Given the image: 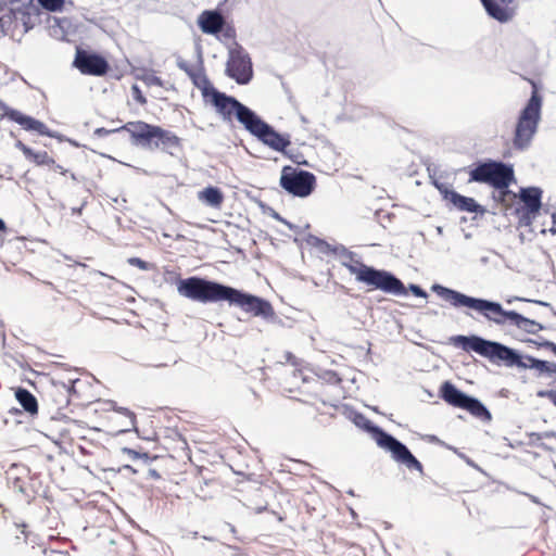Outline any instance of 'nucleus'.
I'll use <instances>...</instances> for the list:
<instances>
[{
	"instance_id": "3c124183",
	"label": "nucleus",
	"mask_w": 556,
	"mask_h": 556,
	"mask_svg": "<svg viewBox=\"0 0 556 556\" xmlns=\"http://www.w3.org/2000/svg\"><path fill=\"white\" fill-rule=\"evenodd\" d=\"M493 4L495 5V8H503L502 7V1L501 0H492Z\"/></svg>"
},
{
	"instance_id": "aec40b11",
	"label": "nucleus",
	"mask_w": 556,
	"mask_h": 556,
	"mask_svg": "<svg viewBox=\"0 0 556 556\" xmlns=\"http://www.w3.org/2000/svg\"><path fill=\"white\" fill-rule=\"evenodd\" d=\"M519 199L523 203L522 210L529 213H539L542 206V190L538 187L521 188Z\"/></svg>"
},
{
	"instance_id": "5fc2aeb1",
	"label": "nucleus",
	"mask_w": 556,
	"mask_h": 556,
	"mask_svg": "<svg viewBox=\"0 0 556 556\" xmlns=\"http://www.w3.org/2000/svg\"><path fill=\"white\" fill-rule=\"evenodd\" d=\"M437 232H438L439 235H442V233H443V228H442V227H440V226H439V227H437Z\"/></svg>"
},
{
	"instance_id": "4d7b16f0",
	"label": "nucleus",
	"mask_w": 556,
	"mask_h": 556,
	"mask_svg": "<svg viewBox=\"0 0 556 556\" xmlns=\"http://www.w3.org/2000/svg\"><path fill=\"white\" fill-rule=\"evenodd\" d=\"M552 218H553V224L556 225V214H553Z\"/></svg>"
},
{
	"instance_id": "f8f14e48",
	"label": "nucleus",
	"mask_w": 556,
	"mask_h": 556,
	"mask_svg": "<svg viewBox=\"0 0 556 556\" xmlns=\"http://www.w3.org/2000/svg\"><path fill=\"white\" fill-rule=\"evenodd\" d=\"M225 73L239 85H247L253 77L252 61L245 49L233 42L228 49Z\"/></svg>"
},
{
	"instance_id": "bf43d9fd",
	"label": "nucleus",
	"mask_w": 556,
	"mask_h": 556,
	"mask_svg": "<svg viewBox=\"0 0 556 556\" xmlns=\"http://www.w3.org/2000/svg\"><path fill=\"white\" fill-rule=\"evenodd\" d=\"M301 121H302L303 123H306V118H305L304 116H301Z\"/></svg>"
},
{
	"instance_id": "37998d69",
	"label": "nucleus",
	"mask_w": 556,
	"mask_h": 556,
	"mask_svg": "<svg viewBox=\"0 0 556 556\" xmlns=\"http://www.w3.org/2000/svg\"><path fill=\"white\" fill-rule=\"evenodd\" d=\"M271 216H273L275 219H277V220H279V222H281V223H283V224L288 225V226L291 228V225H290L286 219H283V218H282V217L277 213V212L273 211Z\"/></svg>"
},
{
	"instance_id": "603ef678",
	"label": "nucleus",
	"mask_w": 556,
	"mask_h": 556,
	"mask_svg": "<svg viewBox=\"0 0 556 556\" xmlns=\"http://www.w3.org/2000/svg\"><path fill=\"white\" fill-rule=\"evenodd\" d=\"M124 469L129 470L131 472H136V469H134L130 465L124 466Z\"/></svg>"
},
{
	"instance_id": "2eb2a0df",
	"label": "nucleus",
	"mask_w": 556,
	"mask_h": 556,
	"mask_svg": "<svg viewBox=\"0 0 556 556\" xmlns=\"http://www.w3.org/2000/svg\"><path fill=\"white\" fill-rule=\"evenodd\" d=\"M73 66L76 67L81 74L92 76H103L110 68L105 58L98 53L89 52L83 49L76 50Z\"/></svg>"
},
{
	"instance_id": "680f3d73",
	"label": "nucleus",
	"mask_w": 556,
	"mask_h": 556,
	"mask_svg": "<svg viewBox=\"0 0 556 556\" xmlns=\"http://www.w3.org/2000/svg\"><path fill=\"white\" fill-rule=\"evenodd\" d=\"M163 366H165V364H159L155 367H163Z\"/></svg>"
},
{
	"instance_id": "5701e85b",
	"label": "nucleus",
	"mask_w": 556,
	"mask_h": 556,
	"mask_svg": "<svg viewBox=\"0 0 556 556\" xmlns=\"http://www.w3.org/2000/svg\"><path fill=\"white\" fill-rule=\"evenodd\" d=\"M17 8H10L8 5H0V28L3 33L17 29Z\"/></svg>"
},
{
	"instance_id": "9d476101",
	"label": "nucleus",
	"mask_w": 556,
	"mask_h": 556,
	"mask_svg": "<svg viewBox=\"0 0 556 556\" xmlns=\"http://www.w3.org/2000/svg\"><path fill=\"white\" fill-rule=\"evenodd\" d=\"M440 396L447 404L466 409L482 421H490L492 418L490 410L480 400L460 391L450 381H444L441 384Z\"/></svg>"
},
{
	"instance_id": "a19ab883",
	"label": "nucleus",
	"mask_w": 556,
	"mask_h": 556,
	"mask_svg": "<svg viewBox=\"0 0 556 556\" xmlns=\"http://www.w3.org/2000/svg\"><path fill=\"white\" fill-rule=\"evenodd\" d=\"M542 346L549 349L556 355V343L552 341H545L542 343Z\"/></svg>"
},
{
	"instance_id": "c9c22d12",
	"label": "nucleus",
	"mask_w": 556,
	"mask_h": 556,
	"mask_svg": "<svg viewBox=\"0 0 556 556\" xmlns=\"http://www.w3.org/2000/svg\"><path fill=\"white\" fill-rule=\"evenodd\" d=\"M176 64L180 70L185 71L188 75H192L190 66L186 60L179 56L177 58Z\"/></svg>"
},
{
	"instance_id": "de8ad7c7",
	"label": "nucleus",
	"mask_w": 556,
	"mask_h": 556,
	"mask_svg": "<svg viewBox=\"0 0 556 556\" xmlns=\"http://www.w3.org/2000/svg\"><path fill=\"white\" fill-rule=\"evenodd\" d=\"M0 339H1V341H2V344H4L5 334H4V330H3V324H2V321H0Z\"/></svg>"
},
{
	"instance_id": "c85d7f7f",
	"label": "nucleus",
	"mask_w": 556,
	"mask_h": 556,
	"mask_svg": "<svg viewBox=\"0 0 556 556\" xmlns=\"http://www.w3.org/2000/svg\"><path fill=\"white\" fill-rule=\"evenodd\" d=\"M122 452L128 455L134 460L143 459L144 462H148L150 459L148 453H140L129 447L122 448Z\"/></svg>"
},
{
	"instance_id": "473e14b6",
	"label": "nucleus",
	"mask_w": 556,
	"mask_h": 556,
	"mask_svg": "<svg viewBox=\"0 0 556 556\" xmlns=\"http://www.w3.org/2000/svg\"><path fill=\"white\" fill-rule=\"evenodd\" d=\"M113 410L117 412V413H121V414H124L126 415L127 417H129V421H130V425L135 428L136 427V416L132 412H130L128 408L126 407H118L116 405L113 406Z\"/></svg>"
},
{
	"instance_id": "72a5a7b5",
	"label": "nucleus",
	"mask_w": 556,
	"mask_h": 556,
	"mask_svg": "<svg viewBox=\"0 0 556 556\" xmlns=\"http://www.w3.org/2000/svg\"><path fill=\"white\" fill-rule=\"evenodd\" d=\"M539 397H547L556 406V390H540L536 392Z\"/></svg>"
},
{
	"instance_id": "ea45409f",
	"label": "nucleus",
	"mask_w": 556,
	"mask_h": 556,
	"mask_svg": "<svg viewBox=\"0 0 556 556\" xmlns=\"http://www.w3.org/2000/svg\"><path fill=\"white\" fill-rule=\"evenodd\" d=\"M147 83L150 86H159L162 87L163 83L162 79L155 75H151L147 78Z\"/></svg>"
},
{
	"instance_id": "2f4dec72",
	"label": "nucleus",
	"mask_w": 556,
	"mask_h": 556,
	"mask_svg": "<svg viewBox=\"0 0 556 556\" xmlns=\"http://www.w3.org/2000/svg\"><path fill=\"white\" fill-rule=\"evenodd\" d=\"M13 112H18V111L15 109H11L2 100H0V117L1 118L8 117L9 119L14 122L15 116L12 115Z\"/></svg>"
},
{
	"instance_id": "7ed1b4c3",
	"label": "nucleus",
	"mask_w": 556,
	"mask_h": 556,
	"mask_svg": "<svg viewBox=\"0 0 556 556\" xmlns=\"http://www.w3.org/2000/svg\"><path fill=\"white\" fill-rule=\"evenodd\" d=\"M431 290L452 306L456 308L467 307L473 309L480 313L488 321L497 326H504L507 323L510 325L511 323L515 311L504 309L498 302L469 296L439 283L432 285Z\"/></svg>"
},
{
	"instance_id": "58836bf2",
	"label": "nucleus",
	"mask_w": 556,
	"mask_h": 556,
	"mask_svg": "<svg viewBox=\"0 0 556 556\" xmlns=\"http://www.w3.org/2000/svg\"><path fill=\"white\" fill-rule=\"evenodd\" d=\"M121 130H122L121 127L117 128V129H112V130L101 127V128H97L94 130V135L98 136V137H106V136H109L112 132L121 131Z\"/></svg>"
},
{
	"instance_id": "20e7f679",
	"label": "nucleus",
	"mask_w": 556,
	"mask_h": 556,
	"mask_svg": "<svg viewBox=\"0 0 556 556\" xmlns=\"http://www.w3.org/2000/svg\"><path fill=\"white\" fill-rule=\"evenodd\" d=\"M351 419L356 427L368 432L380 448L390 452L396 463L405 465L410 470L414 469L424 473L421 463L412 454L409 448L395 437L372 424L362 413L353 412Z\"/></svg>"
},
{
	"instance_id": "6e6552de",
	"label": "nucleus",
	"mask_w": 556,
	"mask_h": 556,
	"mask_svg": "<svg viewBox=\"0 0 556 556\" xmlns=\"http://www.w3.org/2000/svg\"><path fill=\"white\" fill-rule=\"evenodd\" d=\"M244 129L271 150L282 153L298 164L302 163L295 160L293 155L287 151V148L291 144L290 135L278 132L271 125L263 121L255 112L244 125Z\"/></svg>"
},
{
	"instance_id": "79ce46f5",
	"label": "nucleus",
	"mask_w": 556,
	"mask_h": 556,
	"mask_svg": "<svg viewBox=\"0 0 556 556\" xmlns=\"http://www.w3.org/2000/svg\"><path fill=\"white\" fill-rule=\"evenodd\" d=\"M545 372H547V374H556V364L552 363V362H547V368H546Z\"/></svg>"
},
{
	"instance_id": "423d86ee",
	"label": "nucleus",
	"mask_w": 556,
	"mask_h": 556,
	"mask_svg": "<svg viewBox=\"0 0 556 556\" xmlns=\"http://www.w3.org/2000/svg\"><path fill=\"white\" fill-rule=\"evenodd\" d=\"M541 109L542 97L536 90H533L517 121L513 138L516 150L525 151L530 147L541 121Z\"/></svg>"
},
{
	"instance_id": "f257e3e1",
	"label": "nucleus",
	"mask_w": 556,
	"mask_h": 556,
	"mask_svg": "<svg viewBox=\"0 0 556 556\" xmlns=\"http://www.w3.org/2000/svg\"><path fill=\"white\" fill-rule=\"evenodd\" d=\"M312 240H314L316 245L320 247L321 250L326 248L333 255L338 256L341 261V265L344 266L349 273L355 277L357 282L364 283L371 289L380 290L388 294H407V290L402 280L391 271L364 264L355 253L349 251L342 244L331 247L324 240H320L316 237H312Z\"/></svg>"
},
{
	"instance_id": "39448f33",
	"label": "nucleus",
	"mask_w": 556,
	"mask_h": 556,
	"mask_svg": "<svg viewBox=\"0 0 556 556\" xmlns=\"http://www.w3.org/2000/svg\"><path fill=\"white\" fill-rule=\"evenodd\" d=\"M230 286L192 276L180 279L177 291L180 295L201 303H214L228 299Z\"/></svg>"
},
{
	"instance_id": "f704fd0d",
	"label": "nucleus",
	"mask_w": 556,
	"mask_h": 556,
	"mask_svg": "<svg viewBox=\"0 0 556 556\" xmlns=\"http://www.w3.org/2000/svg\"><path fill=\"white\" fill-rule=\"evenodd\" d=\"M409 291L418 298H427V292L418 285L410 283L408 287Z\"/></svg>"
},
{
	"instance_id": "a211bd4d",
	"label": "nucleus",
	"mask_w": 556,
	"mask_h": 556,
	"mask_svg": "<svg viewBox=\"0 0 556 556\" xmlns=\"http://www.w3.org/2000/svg\"><path fill=\"white\" fill-rule=\"evenodd\" d=\"M226 24L224 15L217 10L203 11L198 17L200 29L207 35H217Z\"/></svg>"
},
{
	"instance_id": "8fccbe9b",
	"label": "nucleus",
	"mask_w": 556,
	"mask_h": 556,
	"mask_svg": "<svg viewBox=\"0 0 556 556\" xmlns=\"http://www.w3.org/2000/svg\"><path fill=\"white\" fill-rule=\"evenodd\" d=\"M7 229V225L2 218H0V231H4Z\"/></svg>"
},
{
	"instance_id": "4be33fe9",
	"label": "nucleus",
	"mask_w": 556,
	"mask_h": 556,
	"mask_svg": "<svg viewBox=\"0 0 556 556\" xmlns=\"http://www.w3.org/2000/svg\"><path fill=\"white\" fill-rule=\"evenodd\" d=\"M180 147V139L172 131L159 128V135L156 139L155 149H162L165 152L173 154L174 149Z\"/></svg>"
},
{
	"instance_id": "412c9836",
	"label": "nucleus",
	"mask_w": 556,
	"mask_h": 556,
	"mask_svg": "<svg viewBox=\"0 0 556 556\" xmlns=\"http://www.w3.org/2000/svg\"><path fill=\"white\" fill-rule=\"evenodd\" d=\"M14 122L17 123L26 131H35L42 136L53 137L50 129L40 121L25 115L22 112H13Z\"/></svg>"
},
{
	"instance_id": "13d9d810",
	"label": "nucleus",
	"mask_w": 556,
	"mask_h": 556,
	"mask_svg": "<svg viewBox=\"0 0 556 556\" xmlns=\"http://www.w3.org/2000/svg\"><path fill=\"white\" fill-rule=\"evenodd\" d=\"M551 232L556 233V229H555V227H552V228H551Z\"/></svg>"
},
{
	"instance_id": "6ab92c4d",
	"label": "nucleus",
	"mask_w": 556,
	"mask_h": 556,
	"mask_svg": "<svg viewBox=\"0 0 556 556\" xmlns=\"http://www.w3.org/2000/svg\"><path fill=\"white\" fill-rule=\"evenodd\" d=\"M16 14L17 17H15V21H17V28L22 27L24 33H27L41 23L40 9L33 3L17 7Z\"/></svg>"
},
{
	"instance_id": "ddd939ff",
	"label": "nucleus",
	"mask_w": 556,
	"mask_h": 556,
	"mask_svg": "<svg viewBox=\"0 0 556 556\" xmlns=\"http://www.w3.org/2000/svg\"><path fill=\"white\" fill-rule=\"evenodd\" d=\"M227 302L229 305L238 306L248 313H252L254 316L265 319L271 318L275 315L274 308L267 300L233 287H230Z\"/></svg>"
},
{
	"instance_id": "6e6d98bb",
	"label": "nucleus",
	"mask_w": 556,
	"mask_h": 556,
	"mask_svg": "<svg viewBox=\"0 0 556 556\" xmlns=\"http://www.w3.org/2000/svg\"><path fill=\"white\" fill-rule=\"evenodd\" d=\"M535 303L541 304V305H545V306H547V305H548V303H546V302H542V301H535Z\"/></svg>"
},
{
	"instance_id": "0eeeda50",
	"label": "nucleus",
	"mask_w": 556,
	"mask_h": 556,
	"mask_svg": "<svg viewBox=\"0 0 556 556\" xmlns=\"http://www.w3.org/2000/svg\"><path fill=\"white\" fill-rule=\"evenodd\" d=\"M514 179L513 166L501 161L486 160L479 162L469 172L470 182L486 184L497 190L507 189Z\"/></svg>"
},
{
	"instance_id": "9b49d317",
	"label": "nucleus",
	"mask_w": 556,
	"mask_h": 556,
	"mask_svg": "<svg viewBox=\"0 0 556 556\" xmlns=\"http://www.w3.org/2000/svg\"><path fill=\"white\" fill-rule=\"evenodd\" d=\"M279 184L289 194L306 198L315 189L316 177L311 172L286 165L282 167Z\"/></svg>"
},
{
	"instance_id": "49530a36",
	"label": "nucleus",
	"mask_w": 556,
	"mask_h": 556,
	"mask_svg": "<svg viewBox=\"0 0 556 556\" xmlns=\"http://www.w3.org/2000/svg\"><path fill=\"white\" fill-rule=\"evenodd\" d=\"M54 23L60 26L61 28H63V24H68V21L66 18L64 20H58V18H54Z\"/></svg>"
},
{
	"instance_id": "f03ea898",
	"label": "nucleus",
	"mask_w": 556,
	"mask_h": 556,
	"mask_svg": "<svg viewBox=\"0 0 556 556\" xmlns=\"http://www.w3.org/2000/svg\"><path fill=\"white\" fill-rule=\"evenodd\" d=\"M451 342L466 352H475L491 362H502L507 367L532 368L545 372L547 361H542L532 356H526L528 363L523 361L522 355L515 349L503 343L486 340L479 336H455Z\"/></svg>"
},
{
	"instance_id": "052dcab7",
	"label": "nucleus",
	"mask_w": 556,
	"mask_h": 556,
	"mask_svg": "<svg viewBox=\"0 0 556 556\" xmlns=\"http://www.w3.org/2000/svg\"><path fill=\"white\" fill-rule=\"evenodd\" d=\"M546 435H547V437H554V435H555V433H554V432H552V433H548V434H546Z\"/></svg>"
},
{
	"instance_id": "4c0bfd02",
	"label": "nucleus",
	"mask_w": 556,
	"mask_h": 556,
	"mask_svg": "<svg viewBox=\"0 0 556 556\" xmlns=\"http://www.w3.org/2000/svg\"><path fill=\"white\" fill-rule=\"evenodd\" d=\"M15 147L23 152L26 159H28L29 155H33V150L26 144H24L22 141H17L15 143Z\"/></svg>"
},
{
	"instance_id": "864d4df0",
	"label": "nucleus",
	"mask_w": 556,
	"mask_h": 556,
	"mask_svg": "<svg viewBox=\"0 0 556 556\" xmlns=\"http://www.w3.org/2000/svg\"><path fill=\"white\" fill-rule=\"evenodd\" d=\"M80 212H81V207H79V208H73V213H74V214H80Z\"/></svg>"
},
{
	"instance_id": "e433bc0d",
	"label": "nucleus",
	"mask_w": 556,
	"mask_h": 556,
	"mask_svg": "<svg viewBox=\"0 0 556 556\" xmlns=\"http://www.w3.org/2000/svg\"><path fill=\"white\" fill-rule=\"evenodd\" d=\"M132 96L137 102H139L141 104L146 103V98L142 96V93L137 85L132 86Z\"/></svg>"
},
{
	"instance_id": "393cba45",
	"label": "nucleus",
	"mask_w": 556,
	"mask_h": 556,
	"mask_svg": "<svg viewBox=\"0 0 556 556\" xmlns=\"http://www.w3.org/2000/svg\"><path fill=\"white\" fill-rule=\"evenodd\" d=\"M510 325L516 326L518 329L523 330L530 334H535L543 329L541 324L529 319L517 312L514 313Z\"/></svg>"
},
{
	"instance_id": "c756f323",
	"label": "nucleus",
	"mask_w": 556,
	"mask_h": 556,
	"mask_svg": "<svg viewBox=\"0 0 556 556\" xmlns=\"http://www.w3.org/2000/svg\"><path fill=\"white\" fill-rule=\"evenodd\" d=\"M518 214L519 223L523 226H529L538 213H529L527 210L520 208L518 210Z\"/></svg>"
},
{
	"instance_id": "1a4fd4ad",
	"label": "nucleus",
	"mask_w": 556,
	"mask_h": 556,
	"mask_svg": "<svg viewBox=\"0 0 556 556\" xmlns=\"http://www.w3.org/2000/svg\"><path fill=\"white\" fill-rule=\"evenodd\" d=\"M202 93L204 98H210L212 105L225 122H230L232 116H235L244 127L254 113L253 110L241 103L238 99L217 90L212 85L204 87Z\"/></svg>"
},
{
	"instance_id": "09e8293b",
	"label": "nucleus",
	"mask_w": 556,
	"mask_h": 556,
	"mask_svg": "<svg viewBox=\"0 0 556 556\" xmlns=\"http://www.w3.org/2000/svg\"><path fill=\"white\" fill-rule=\"evenodd\" d=\"M328 374L330 375V379H333L336 382H340L341 379L336 372L329 371Z\"/></svg>"
},
{
	"instance_id": "cd10ccee",
	"label": "nucleus",
	"mask_w": 556,
	"mask_h": 556,
	"mask_svg": "<svg viewBox=\"0 0 556 556\" xmlns=\"http://www.w3.org/2000/svg\"><path fill=\"white\" fill-rule=\"evenodd\" d=\"M38 3L49 12H59L63 9L65 0H37Z\"/></svg>"
},
{
	"instance_id": "bb28decb",
	"label": "nucleus",
	"mask_w": 556,
	"mask_h": 556,
	"mask_svg": "<svg viewBox=\"0 0 556 556\" xmlns=\"http://www.w3.org/2000/svg\"><path fill=\"white\" fill-rule=\"evenodd\" d=\"M28 160L36 163L37 165H54L55 169H60L62 174H65L66 170L62 168L60 165H55V162L46 151L35 152L33 151V155H29Z\"/></svg>"
},
{
	"instance_id": "4468645a",
	"label": "nucleus",
	"mask_w": 556,
	"mask_h": 556,
	"mask_svg": "<svg viewBox=\"0 0 556 556\" xmlns=\"http://www.w3.org/2000/svg\"><path fill=\"white\" fill-rule=\"evenodd\" d=\"M160 126L146 122H129L121 127L130 136L131 143L144 149L154 150Z\"/></svg>"
},
{
	"instance_id": "a878e982",
	"label": "nucleus",
	"mask_w": 556,
	"mask_h": 556,
	"mask_svg": "<svg viewBox=\"0 0 556 556\" xmlns=\"http://www.w3.org/2000/svg\"><path fill=\"white\" fill-rule=\"evenodd\" d=\"M199 199L212 207H218L223 203L224 195L217 187H206L199 192Z\"/></svg>"
},
{
	"instance_id": "b1692460",
	"label": "nucleus",
	"mask_w": 556,
	"mask_h": 556,
	"mask_svg": "<svg viewBox=\"0 0 556 556\" xmlns=\"http://www.w3.org/2000/svg\"><path fill=\"white\" fill-rule=\"evenodd\" d=\"M15 397L25 412L29 413L30 415L37 414V399L28 390L24 388H17L15 391Z\"/></svg>"
},
{
	"instance_id": "7c9ffc66",
	"label": "nucleus",
	"mask_w": 556,
	"mask_h": 556,
	"mask_svg": "<svg viewBox=\"0 0 556 556\" xmlns=\"http://www.w3.org/2000/svg\"><path fill=\"white\" fill-rule=\"evenodd\" d=\"M128 264L131 266H136L141 270H150L152 268V265L140 257H130L128 258Z\"/></svg>"
},
{
	"instance_id": "c03bdc74",
	"label": "nucleus",
	"mask_w": 556,
	"mask_h": 556,
	"mask_svg": "<svg viewBox=\"0 0 556 556\" xmlns=\"http://www.w3.org/2000/svg\"><path fill=\"white\" fill-rule=\"evenodd\" d=\"M255 514H261L267 509V504L253 507Z\"/></svg>"
},
{
	"instance_id": "f3484780",
	"label": "nucleus",
	"mask_w": 556,
	"mask_h": 556,
	"mask_svg": "<svg viewBox=\"0 0 556 556\" xmlns=\"http://www.w3.org/2000/svg\"><path fill=\"white\" fill-rule=\"evenodd\" d=\"M438 188L443 193L444 199L450 201L459 211L479 214H483L485 212L484 207L480 205L473 198L462 195L455 190H448L447 188Z\"/></svg>"
},
{
	"instance_id": "dca6fc26",
	"label": "nucleus",
	"mask_w": 556,
	"mask_h": 556,
	"mask_svg": "<svg viewBox=\"0 0 556 556\" xmlns=\"http://www.w3.org/2000/svg\"><path fill=\"white\" fill-rule=\"evenodd\" d=\"M486 14L498 23H508L516 15V0H480Z\"/></svg>"
},
{
	"instance_id": "a18cd8bd",
	"label": "nucleus",
	"mask_w": 556,
	"mask_h": 556,
	"mask_svg": "<svg viewBox=\"0 0 556 556\" xmlns=\"http://www.w3.org/2000/svg\"><path fill=\"white\" fill-rule=\"evenodd\" d=\"M149 476L153 479H160L161 476L155 469H149Z\"/></svg>"
}]
</instances>
